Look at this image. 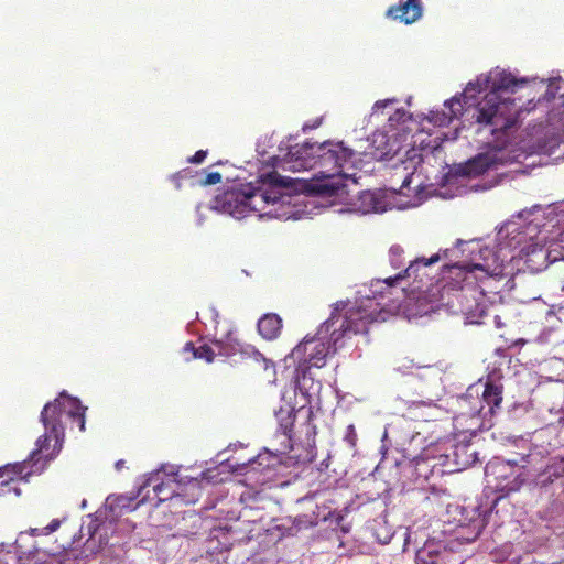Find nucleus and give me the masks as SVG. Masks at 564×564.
Returning a JSON list of instances; mask_svg holds the SVG:
<instances>
[{
    "instance_id": "1",
    "label": "nucleus",
    "mask_w": 564,
    "mask_h": 564,
    "mask_svg": "<svg viewBox=\"0 0 564 564\" xmlns=\"http://www.w3.org/2000/svg\"><path fill=\"white\" fill-rule=\"evenodd\" d=\"M440 260L441 254L435 253L430 258L410 261L403 273L372 282L370 290L372 296L367 295L348 308L347 303L337 302L330 317L319 327L316 336L305 338L299 344L292 350L291 358L311 367H323L326 358L343 346V339L347 334L365 333L370 323L386 319L388 303L383 302L386 297L383 290L392 294L395 283L405 278L413 276L414 281L422 282L427 275L426 269Z\"/></svg>"
},
{
    "instance_id": "2",
    "label": "nucleus",
    "mask_w": 564,
    "mask_h": 564,
    "mask_svg": "<svg viewBox=\"0 0 564 564\" xmlns=\"http://www.w3.org/2000/svg\"><path fill=\"white\" fill-rule=\"evenodd\" d=\"M300 203L301 195H293L289 183L271 173L217 195L213 208L238 219L251 213L260 218L291 219L297 218L295 207Z\"/></svg>"
},
{
    "instance_id": "3",
    "label": "nucleus",
    "mask_w": 564,
    "mask_h": 564,
    "mask_svg": "<svg viewBox=\"0 0 564 564\" xmlns=\"http://www.w3.org/2000/svg\"><path fill=\"white\" fill-rule=\"evenodd\" d=\"M284 154L273 155L271 165L284 171L300 172L321 166V192L329 195L344 193L346 182H357L356 154L343 142L304 143L288 145Z\"/></svg>"
},
{
    "instance_id": "4",
    "label": "nucleus",
    "mask_w": 564,
    "mask_h": 564,
    "mask_svg": "<svg viewBox=\"0 0 564 564\" xmlns=\"http://www.w3.org/2000/svg\"><path fill=\"white\" fill-rule=\"evenodd\" d=\"M518 80L505 69L495 68L469 82L463 91L464 102L475 106L473 118L484 127H490L494 134L514 124L520 107L514 100L505 98L501 93L513 91Z\"/></svg>"
},
{
    "instance_id": "5",
    "label": "nucleus",
    "mask_w": 564,
    "mask_h": 564,
    "mask_svg": "<svg viewBox=\"0 0 564 564\" xmlns=\"http://www.w3.org/2000/svg\"><path fill=\"white\" fill-rule=\"evenodd\" d=\"M440 295L435 301L452 314H460L469 324H480L492 301L476 285L473 274L458 264L447 267L442 273Z\"/></svg>"
},
{
    "instance_id": "6",
    "label": "nucleus",
    "mask_w": 564,
    "mask_h": 564,
    "mask_svg": "<svg viewBox=\"0 0 564 564\" xmlns=\"http://www.w3.org/2000/svg\"><path fill=\"white\" fill-rule=\"evenodd\" d=\"M85 411L79 400L62 392L53 402L47 403L42 413L41 421L45 427V434L37 438L36 449L32 452L31 459L40 460L39 455L52 458L59 452L64 436L62 415L77 420L80 431H85Z\"/></svg>"
},
{
    "instance_id": "7",
    "label": "nucleus",
    "mask_w": 564,
    "mask_h": 564,
    "mask_svg": "<svg viewBox=\"0 0 564 564\" xmlns=\"http://www.w3.org/2000/svg\"><path fill=\"white\" fill-rule=\"evenodd\" d=\"M399 195L406 199L398 204V208L416 207L429 197L430 188L423 184L421 174L412 172L403 180ZM394 206L387 193L365 191L351 203L349 210L359 214L383 213Z\"/></svg>"
},
{
    "instance_id": "8",
    "label": "nucleus",
    "mask_w": 564,
    "mask_h": 564,
    "mask_svg": "<svg viewBox=\"0 0 564 564\" xmlns=\"http://www.w3.org/2000/svg\"><path fill=\"white\" fill-rule=\"evenodd\" d=\"M516 224L513 221L506 223L498 232V245L494 248H481L477 243L473 246L470 252L473 253L470 263L464 267L466 272L473 274V280H477L476 272L482 273V276L499 275L502 272L505 263L514 258L512 249H516L520 240L516 236L507 240L508 236L516 231ZM463 268V265H460Z\"/></svg>"
},
{
    "instance_id": "9",
    "label": "nucleus",
    "mask_w": 564,
    "mask_h": 564,
    "mask_svg": "<svg viewBox=\"0 0 564 564\" xmlns=\"http://www.w3.org/2000/svg\"><path fill=\"white\" fill-rule=\"evenodd\" d=\"M180 469L175 466H162L160 470L153 473L147 485H150L154 478H158L161 473L166 476L165 480H162L161 484L154 485V491L158 495L160 501H164L171 499L173 497L184 496L185 487H188L191 490V497L185 499L186 503H194L199 496V487L203 480H214V477L210 476V471H203L200 474V478L198 477H188V476H178Z\"/></svg>"
},
{
    "instance_id": "10",
    "label": "nucleus",
    "mask_w": 564,
    "mask_h": 564,
    "mask_svg": "<svg viewBox=\"0 0 564 564\" xmlns=\"http://www.w3.org/2000/svg\"><path fill=\"white\" fill-rule=\"evenodd\" d=\"M485 473L488 486L500 497L518 491L525 480L521 468L509 460L495 459L487 464Z\"/></svg>"
},
{
    "instance_id": "11",
    "label": "nucleus",
    "mask_w": 564,
    "mask_h": 564,
    "mask_svg": "<svg viewBox=\"0 0 564 564\" xmlns=\"http://www.w3.org/2000/svg\"><path fill=\"white\" fill-rule=\"evenodd\" d=\"M506 149H498L481 153L465 164L464 173L469 177H477L490 170H497L499 165L519 159V155L511 159L506 155Z\"/></svg>"
},
{
    "instance_id": "12",
    "label": "nucleus",
    "mask_w": 564,
    "mask_h": 564,
    "mask_svg": "<svg viewBox=\"0 0 564 564\" xmlns=\"http://www.w3.org/2000/svg\"><path fill=\"white\" fill-rule=\"evenodd\" d=\"M401 148L397 138L391 139L384 132H375L370 139L368 154L372 159L381 161L398 154Z\"/></svg>"
},
{
    "instance_id": "13",
    "label": "nucleus",
    "mask_w": 564,
    "mask_h": 564,
    "mask_svg": "<svg viewBox=\"0 0 564 564\" xmlns=\"http://www.w3.org/2000/svg\"><path fill=\"white\" fill-rule=\"evenodd\" d=\"M444 110L431 111L427 121L437 127H444L449 124L453 119L458 118L462 115L463 109L474 108L475 106H467L464 102V96L453 97L444 102Z\"/></svg>"
},
{
    "instance_id": "14",
    "label": "nucleus",
    "mask_w": 564,
    "mask_h": 564,
    "mask_svg": "<svg viewBox=\"0 0 564 564\" xmlns=\"http://www.w3.org/2000/svg\"><path fill=\"white\" fill-rule=\"evenodd\" d=\"M502 401V386L497 382L488 381L482 391V399L479 401L482 405L475 410L474 414L492 415L496 408H499Z\"/></svg>"
},
{
    "instance_id": "15",
    "label": "nucleus",
    "mask_w": 564,
    "mask_h": 564,
    "mask_svg": "<svg viewBox=\"0 0 564 564\" xmlns=\"http://www.w3.org/2000/svg\"><path fill=\"white\" fill-rule=\"evenodd\" d=\"M387 15L404 22L405 24H411L422 17V6L421 2L406 0L398 6L391 7Z\"/></svg>"
},
{
    "instance_id": "16",
    "label": "nucleus",
    "mask_w": 564,
    "mask_h": 564,
    "mask_svg": "<svg viewBox=\"0 0 564 564\" xmlns=\"http://www.w3.org/2000/svg\"><path fill=\"white\" fill-rule=\"evenodd\" d=\"M29 468V463H18L13 465H7L2 468H0V478H3L0 482L2 487H9L8 491L13 489L14 494L17 496L20 495V490L14 487L11 488L9 485L10 482L17 481V480H26V477L31 474V471H26Z\"/></svg>"
},
{
    "instance_id": "17",
    "label": "nucleus",
    "mask_w": 564,
    "mask_h": 564,
    "mask_svg": "<svg viewBox=\"0 0 564 564\" xmlns=\"http://www.w3.org/2000/svg\"><path fill=\"white\" fill-rule=\"evenodd\" d=\"M321 382L315 381L312 377L307 376L305 372L302 377H297L296 379V390L302 401L299 402L300 408H304L310 404L314 397L318 394L321 390Z\"/></svg>"
},
{
    "instance_id": "18",
    "label": "nucleus",
    "mask_w": 564,
    "mask_h": 564,
    "mask_svg": "<svg viewBox=\"0 0 564 564\" xmlns=\"http://www.w3.org/2000/svg\"><path fill=\"white\" fill-rule=\"evenodd\" d=\"M184 351H189L193 354L194 358L204 359L207 362H212L216 355L229 354L227 350L224 349L219 340L214 341L213 346L202 345L198 348H195L192 343H187L184 347Z\"/></svg>"
},
{
    "instance_id": "19",
    "label": "nucleus",
    "mask_w": 564,
    "mask_h": 564,
    "mask_svg": "<svg viewBox=\"0 0 564 564\" xmlns=\"http://www.w3.org/2000/svg\"><path fill=\"white\" fill-rule=\"evenodd\" d=\"M281 328L282 321L276 314H265L258 322V330L260 335L268 340L276 338Z\"/></svg>"
},
{
    "instance_id": "20",
    "label": "nucleus",
    "mask_w": 564,
    "mask_h": 564,
    "mask_svg": "<svg viewBox=\"0 0 564 564\" xmlns=\"http://www.w3.org/2000/svg\"><path fill=\"white\" fill-rule=\"evenodd\" d=\"M455 463L462 468L474 465L477 460V452L468 443H460L454 449Z\"/></svg>"
},
{
    "instance_id": "21",
    "label": "nucleus",
    "mask_w": 564,
    "mask_h": 564,
    "mask_svg": "<svg viewBox=\"0 0 564 564\" xmlns=\"http://www.w3.org/2000/svg\"><path fill=\"white\" fill-rule=\"evenodd\" d=\"M397 102H398V100L395 98L378 100L377 102H375V105L372 107L371 116H377L379 113H384V110L390 109V108L394 109V106H395Z\"/></svg>"
},
{
    "instance_id": "22",
    "label": "nucleus",
    "mask_w": 564,
    "mask_h": 564,
    "mask_svg": "<svg viewBox=\"0 0 564 564\" xmlns=\"http://www.w3.org/2000/svg\"><path fill=\"white\" fill-rule=\"evenodd\" d=\"M403 249L399 246H393L389 251V260L393 268L398 269L402 264Z\"/></svg>"
},
{
    "instance_id": "23",
    "label": "nucleus",
    "mask_w": 564,
    "mask_h": 564,
    "mask_svg": "<svg viewBox=\"0 0 564 564\" xmlns=\"http://www.w3.org/2000/svg\"><path fill=\"white\" fill-rule=\"evenodd\" d=\"M471 527H473V529H471L470 534L468 536H462V539L467 542L475 541L479 536V534L484 528L482 520L480 518L473 520Z\"/></svg>"
},
{
    "instance_id": "24",
    "label": "nucleus",
    "mask_w": 564,
    "mask_h": 564,
    "mask_svg": "<svg viewBox=\"0 0 564 564\" xmlns=\"http://www.w3.org/2000/svg\"><path fill=\"white\" fill-rule=\"evenodd\" d=\"M409 117L410 116L405 110L395 108L394 113L389 115V121L391 126H394L399 122H405Z\"/></svg>"
},
{
    "instance_id": "25",
    "label": "nucleus",
    "mask_w": 564,
    "mask_h": 564,
    "mask_svg": "<svg viewBox=\"0 0 564 564\" xmlns=\"http://www.w3.org/2000/svg\"><path fill=\"white\" fill-rule=\"evenodd\" d=\"M282 415H283V412H280L279 413V417H280V421H281V427L283 429V433L288 434L289 432H291V430L293 427L294 417H293V414H292L291 411H288L285 413V415H286L285 419L281 417Z\"/></svg>"
},
{
    "instance_id": "26",
    "label": "nucleus",
    "mask_w": 564,
    "mask_h": 564,
    "mask_svg": "<svg viewBox=\"0 0 564 564\" xmlns=\"http://www.w3.org/2000/svg\"><path fill=\"white\" fill-rule=\"evenodd\" d=\"M421 408L427 409L430 411L437 410L436 405L432 401H429V402H425V401H413L409 405L410 410H419Z\"/></svg>"
},
{
    "instance_id": "27",
    "label": "nucleus",
    "mask_w": 564,
    "mask_h": 564,
    "mask_svg": "<svg viewBox=\"0 0 564 564\" xmlns=\"http://www.w3.org/2000/svg\"><path fill=\"white\" fill-rule=\"evenodd\" d=\"M221 182V175L218 172H210L203 181L204 185H215Z\"/></svg>"
},
{
    "instance_id": "28",
    "label": "nucleus",
    "mask_w": 564,
    "mask_h": 564,
    "mask_svg": "<svg viewBox=\"0 0 564 564\" xmlns=\"http://www.w3.org/2000/svg\"><path fill=\"white\" fill-rule=\"evenodd\" d=\"M15 563V555L9 551L0 550V564Z\"/></svg>"
},
{
    "instance_id": "29",
    "label": "nucleus",
    "mask_w": 564,
    "mask_h": 564,
    "mask_svg": "<svg viewBox=\"0 0 564 564\" xmlns=\"http://www.w3.org/2000/svg\"><path fill=\"white\" fill-rule=\"evenodd\" d=\"M273 137H264L263 139L259 140L257 149L258 152L261 155H264L267 153V150L264 149L265 145H271Z\"/></svg>"
},
{
    "instance_id": "30",
    "label": "nucleus",
    "mask_w": 564,
    "mask_h": 564,
    "mask_svg": "<svg viewBox=\"0 0 564 564\" xmlns=\"http://www.w3.org/2000/svg\"><path fill=\"white\" fill-rule=\"evenodd\" d=\"M206 155H207L206 151L199 150L189 159V162L195 163V164L202 163L205 160Z\"/></svg>"
},
{
    "instance_id": "31",
    "label": "nucleus",
    "mask_w": 564,
    "mask_h": 564,
    "mask_svg": "<svg viewBox=\"0 0 564 564\" xmlns=\"http://www.w3.org/2000/svg\"><path fill=\"white\" fill-rule=\"evenodd\" d=\"M61 525L59 520L55 519L53 520L47 527L44 528V533L50 534L54 531H56Z\"/></svg>"
},
{
    "instance_id": "32",
    "label": "nucleus",
    "mask_w": 564,
    "mask_h": 564,
    "mask_svg": "<svg viewBox=\"0 0 564 564\" xmlns=\"http://www.w3.org/2000/svg\"><path fill=\"white\" fill-rule=\"evenodd\" d=\"M529 214H531V209H524V210H522V212H520L518 214V217L522 218V217H524L525 215H529Z\"/></svg>"
},
{
    "instance_id": "33",
    "label": "nucleus",
    "mask_w": 564,
    "mask_h": 564,
    "mask_svg": "<svg viewBox=\"0 0 564 564\" xmlns=\"http://www.w3.org/2000/svg\"><path fill=\"white\" fill-rule=\"evenodd\" d=\"M319 123H321V122H319L318 120H316V122H315L313 126H307V124H305V126L303 127V129H304V130H306V129H314V128L318 127V126H319Z\"/></svg>"
},
{
    "instance_id": "34",
    "label": "nucleus",
    "mask_w": 564,
    "mask_h": 564,
    "mask_svg": "<svg viewBox=\"0 0 564 564\" xmlns=\"http://www.w3.org/2000/svg\"><path fill=\"white\" fill-rule=\"evenodd\" d=\"M496 324H497L498 327H501V323H500V319H499L498 316H496Z\"/></svg>"
},
{
    "instance_id": "35",
    "label": "nucleus",
    "mask_w": 564,
    "mask_h": 564,
    "mask_svg": "<svg viewBox=\"0 0 564 564\" xmlns=\"http://www.w3.org/2000/svg\"><path fill=\"white\" fill-rule=\"evenodd\" d=\"M122 464H123L122 460L117 462V464H116L117 468L122 467Z\"/></svg>"
},
{
    "instance_id": "36",
    "label": "nucleus",
    "mask_w": 564,
    "mask_h": 564,
    "mask_svg": "<svg viewBox=\"0 0 564 564\" xmlns=\"http://www.w3.org/2000/svg\"><path fill=\"white\" fill-rule=\"evenodd\" d=\"M117 500H118V506H120V505H121V502L126 501V499H124V498H118Z\"/></svg>"
},
{
    "instance_id": "37",
    "label": "nucleus",
    "mask_w": 564,
    "mask_h": 564,
    "mask_svg": "<svg viewBox=\"0 0 564 564\" xmlns=\"http://www.w3.org/2000/svg\"><path fill=\"white\" fill-rule=\"evenodd\" d=\"M429 293H431V296H435V293L433 292V290H429Z\"/></svg>"
}]
</instances>
